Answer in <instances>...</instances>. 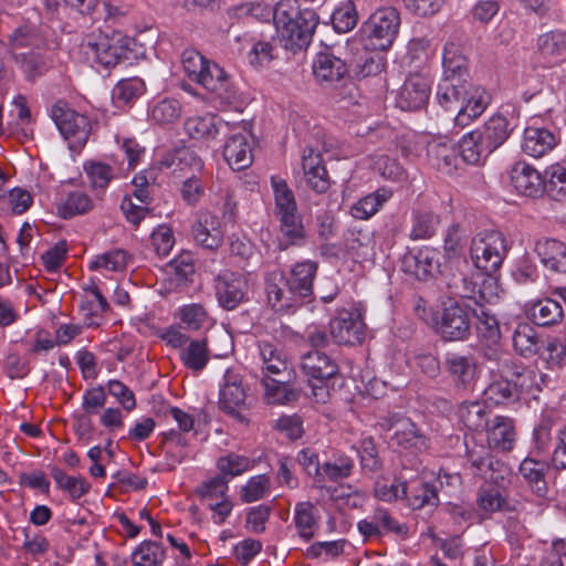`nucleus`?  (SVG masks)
I'll use <instances>...</instances> for the list:
<instances>
[{
  "label": "nucleus",
  "instance_id": "obj_19",
  "mask_svg": "<svg viewBox=\"0 0 566 566\" xmlns=\"http://www.w3.org/2000/svg\"><path fill=\"white\" fill-rule=\"evenodd\" d=\"M192 235L202 248L208 250L219 249L224 238L220 218L209 211H200L192 226Z\"/></svg>",
  "mask_w": 566,
  "mask_h": 566
},
{
  "label": "nucleus",
  "instance_id": "obj_22",
  "mask_svg": "<svg viewBox=\"0 0 566 566\" xmlns=\"http://www.w3.org/2000/svg\"><path fill=\"white\" fill-rule=\"evenodd\" d=\"M559 140V136L552 129L527 126L524 129L522 149L531 157L541 158L551 153Z\"/></svg>",
  "mask_w": 566,
  "mask_h": 566
},
{
  "label": "nucleus",
  "instance_id": "obj_27",
  "mask_svg": "<svg viewBox=\"0 0 566 566\" xmlns=\"http://www.w3.org/2000/svg\"><path fill=\"white\" fill-rule=\"evenodd\" d=\"M392 441L411 452H422L429 448L427 437L409 419H398L392 424Z\"/></svg>",
  "mask_w": 566,
  "mask_h": 566
},
{
  "label": "nucleus",
  "instance_id": "obj_55",
  "mask_svg": "<svg viewBox=\"0 0 566 566\" xmlns=\"http://www.w3.org/2000/svg\"><path fill=\"white\" fill-rule=\"evenodd\" d=\"M229 481L223 475H216L202 481L195 490V494L206 505L211 502L221 501L229 497Z\"/></svg>",
  "mask_w": 566,
  "mask_h": 566
},
{
  "label": "nucleus",
  "instance_id": "obj_3",
  "mask_svg": "<svg viewBox=\"0 0 566 566\" xmlns=\"http://www.w3.org/2000/svg\"><path fill=\"white\" fill-rule=\"evenodd\" d=\"M400 13L392 7L376 10L361 25V39L367 50H389L399 32Z\"/></svg>",
  "mask_w": 566,
  "mask_h": 566
},
{
  "label": "nucleus",
  "instance_id": "obj_57",
  "mask_svg": "<svg viewBox=\"0 0 566 566\" xmlns=\"http://www.w3.org/2000/svg\"><path fill=\"white\" fill-rule=\"evenodd\" d=\"M428 157L438 170L450 174L455 168L457 155L448 143L432 142L428 145Z\"/></svg>",
  "mask_w": 566,
  "mask_h": 566
},
{
  "label": "nucleus",
  "instance_id": "obj_24",
  "mask_svg": "<svg viewBox=\"0 0 566 566\" xmlns=\"http://www.w3.org/2000/svg\"><path fill=\"white\" fill-rule=\"evenodd\" d=\"M302 168L304 180L308 188L316 193H324L329 188V178L322 157L313 148H307L303 153Z\"/></svg>",
  "mask_w": 566,
  "mask_h": 566
},
{
  "label": "nucleus",
  "instance_id": "obj_8",
  "mask_svg": "<svg viewBox=\"0 0 566 566\" xmlns=\"http://www.w3.org/2000/svg\"><path fill=\"white\" fill-rule=\"evenodd\" d=\"M51 116L71 150H78L86 144L90 122L85 115L76 113L64 102L59 101L52 106Z\"/></svg>",
  "mask_w": 566,
  "mask_h": 566
},
{
  "label": "nucleus",
  "instance_id": "obj_1",
  "mask_svg": "<svg viewBox=\"0 0 566 566\" xmlns=\"http://www.w3.org/2000/svg\"><path fill=\"white\" fill-rule=\"evenodd\" d=\"M273 21L279 43L294 53L310 45L318 17L313 9H301L297 0H280L273 11Z\"/></svg>",
  "mask_w": 566,
  "mask_h": 566
},
{
  "label": "nucleus",
  "instance_id": "obj_54",
  "mask_svg": "<svg viewBox=\"0 0 566 566\" xmlns=\"http://www.w3.org/2000/svg\"><path fill=\"white\" fill-rule=\"evenodd\" d=\"M407 482L401 478L380 476L374 484V496L386 503H394L403 500L406 496Z\"/></svg>",
  "mask_w": 566,
  "mask_h": 566
},
{
  "label": "nucleus",
  "instance_id": "obj_10",
  "mask_svg": "<svg viewBox=\"0 0 566 566\" xmlns=\"http://www.w3.org/2000/svg\"><path fill=\"white\" fill-rule=\"evenodd\" d=\"M253 143V136L245 124L230 128L223 146V157L233 170H243L251 166Z\"/></svg>",
  "mask_w": 566,
  "mask_h": 566
},
{
  "label": "nucleus",
  "instance_id": "obj_2",
  "mask_svg": "<svg viewBox=\"0 0 566 566\" xmlns=\"http://www.w3.org/2000/svg\"><path fill=\"white\" fill-rule=\"evenodd\" d=\"M82 51L92 64L114 67L128 60L129 39L112 29L93 31L83 39Z\"/></svg>",
  "mask_w": 566,
  "mask_h": 566
},
{
  "label": "nucleus",
  "instance_id": "obj_32",
  "mask_svg": "<svg viewBox=\"0 0 566 566\" xmlns=\"http://www.w3.org/2000/svg\"><path fill=\"white\" fill-rule=\"evenodd\" d=\"M403 500L411 510H421L427 506L436 507L439 504L437 489L422 479H413L407 482Z\"/></svg>",
  "mask_w": 566,
  "mask_h": 566
},
{
  "label": "nucleus",
  "instance_id": "obj_25",
  "mask_svg": "<svg viewBox=\"0 0 566 566\" xmlns=\"http://www.w3.org/2000/svg\"><path fill=\"white\" fill-rule=\"evenodd\" d=\"M276 220L279 221L277 249L280 251L306 244L307 233L300 212Z\"/></svg>",
  "mask_w": 566,
  "mask_h": 566
},
{
  "label": "nucleus",
  "instance_id": "obj_38",
  "mask_svg": "<svg viewBox=\"0 0 566 566\" xmlns=\"http://www.w3.org/2000/svg\"><path fill=\"white\" fill-rule=\"evenodd\" d=\"M271 186L274 198V217L281 218L298 213L295 196L292 189L287 186L286 181L280 177L271 178Z\"/></svg>",
  "mask_w": 566,
  "mask_h": 566
},
{
  "label": "nucleus",
  "instance_id": "obj_51",
  "mask_svg": "<svg viewBox=\"0 0 566 566\" xmlns=\"http://www.w3.org/2000/svg\"><path fill=\"white\" fill-rule=\"evenodd\" d=\"M530 315L537 325L548 326L563 318V307L555 300L544 298L531 305Z\"/></svg>",
  "mask_w": 566,
  "mask_h": 566
},
{
  "label": "nucleus",
  "instance_id": "obj_39",
  "mask_svg": "<svg viewBox=\"0 0 566 566\" xmlns=\"http://www.w3.org/2000/svg\"><path fill=\"white\" fill-rule=\"evenodd\" d=\"M455 415L458 420L471 431L483 430L488 424V411L484 402L479 400L461 402Z\"/></svg>",
  "mask_w": 566,
  "mask_h": 566
},
{
  "label": "nucleus",
  "instance_id": "obj_30",
  "mask_svg": "<svg viewBox=\"0 0 566 566\" xmlns=\"http://www.w3.org/2000/svg\"><path fill=\"white\" fill-rule=\"evenodd\" d=\"M488 443L492 449L509 451L513 448L515 441V430L510 418L496 416L486 427Z\"/></svg>",
  "mask_w": 566,
  "mask_h": 566
},
{
  "label": "nucleus",
  "instance_id": "obj_18",
  "mask_svg": "<svg viewBox=\"0 0 566 566\" xmlns=\"http://www.w3.org/2000/svg\"><path fill=\"white\" fill-rule=\"evenodd\" d=\"M431 83L421 74H411L400 88L396 104L403 111H417L423 107L430 94Z\"/></svg>",
  "mask_w": 566,
  "mask_h": 566
},
{
  "label": "nucleus",
  "instance_id": "obj_46",
  "mask_svg": "<svg viewBox=\"0 0 566 566\" xmlns=\"http://www.w3.org/2000/svg\"><path fill=\"white\" fill-rule=\"evenodd\" d=\"M439 214L432 211H415L411 217L409 238L413 241L432 238L440 226Z\"/></svg>",
  "mask_w": 566,
  "mask_h": 566
},
{
  "label": "nucleus",
  "instance_id": "obj_52",
  "mask_svg": "<svg viewBox=\"0 0 566 566\" xmlns=\"http://www.w3.org/2000/svg\"><path fill=\"white\" fill-rule=\"evenodd\" d=\"M51 475L57 488L67 493L72 500H78L90 491V483L81 475H69L56 467L52 468Z\"/></svg>",
  "mask_w": 566,
  "mask_h": 566
},
{
  "label": "nucleus",
  "instance_id": "obj_15",
  "mask_svg": "<svg viewBox=\"0 0 566 566\" xmlns=\"http://www.w3.org/2000/svg\"><path fill=\"white\" fill-rule=\"evenodd\" d=\"M331 335L337 344L355 345L363 342L365 324L361 315L354 311H342L329 323Z\"/></svg>",
  "mask_w": 566,
  "mask_h": 566
},
{
  "label": "nucleus",
  "instance_id": "obj_43",
  "mask_svg": "<svg viewBox=\"0 0 566 566\" xmlns=\"http://www.w3.org/2000/svg\"><path fill=\"white\" fill-rule=\"evenodd\" d=\"M442 64L443 78L468 81L467 59L455 43L444 46Z\"/></svg>",
  "mask_w": 566,
  "mask_h": 566
},
{
  "label": "nucleus",
  "instance_id": "obj_60",
  "mask_svg": "<svg viewBox=\"0 0 566 566\" xmlns=\"http://www.w3.org/2000/svg\"><path fill=\"white\" fill-rule=\"evenodd\" d=\"M175 317L178 318L188 331L202 328L209 319L206 307L200 303H190L180 306L175 313Z\"/></svg>",
  "mask_w": 566,
  "mask_h": 566
},
{
  "label": "nucleus",
  "instance_id": "obj_26",
  "mask_svg": "<svg viewBox=\"0 0 566 566\" xmlns=\"http://www.w3.org/2000/svg\"><path fill=\"white\" fill-rule=\"evenodd\" d=\"M438 265V252L428 247L419 249L416 253H408L402 259L403 272L418 280L431 276Z\"/></svg>",
  "mask_w": 566,
  "mask_h": 566
},
{
  "label": "nucleus",
  "instance_id": "obj_62",
  "mask_svg": "<svg viewBox=\"0 0 566 566\" xmlns=\"http://www.w3.org/2000/svg\"><path fill=\"white\" fill-rule=\"evenodd\" d=\"M538 355L549 369L562 368L566 360V342L555 336L539 347Z\"/></svg>",
  "mask_w": 566,
  "mask_h": 566
},
{
  "label": "nucleus",
  "instance_id": "obj_23",
  "mask_svg": "<svg viewBox=\"0 0 566 566\" xmlns=\"http://www.w3.org/2000/svg\"><path fill=\"white\" fill-rule=\"evenodd\" d=\"M378 50H367L363 44L361 49L347 60L348 74L355 78L376 76L385 69L386 60L378 53Z\"/></svg>",
  "mask_w": 566,
  "mask_h": 566
},
{
  "label": "nucleus",
  "instance_id": "obj_42",
  "mask_svg": "<svg viewBox=\"0 0 566 566\" xmlns=\"http://www.w3.org/2000/svg\"><path fill=\"white\" fill-rule=\"evenodd\" d=\"M469 81L442 78L438 84L436 98L447 111H458Z\"/></svg>",
  "mask_w": 566,
  "mask_h": 566
},
{
  "label": "nucleus",
  "instance_id": "obj_40",
  "mask_svg": "<svg viewBox=\"0 0 566 566\" xmlns=\"http://www.w3.org/2000/svg\"><path fill=\"white\" fill-rule=\"evenodd\" d=\"M84 294L80 303V311L88 325H95L96 318L108 310V303L99 289L92 283L83 289Z\"/></svg>",
  "mask_w": 566,
  "mask_h": 566
},
{
  "label": "nucleus",
  "instance_id": "obj_56",
  "mask_svg": "<svg viewBox=\"0 0 566 566\" xmlns=\"http://www.w3.org/2000/svg\"><path fill=\"white\" fill-rule=\"evenodd\" d=\"M181 113L180 102L169 97L155 102L149 109L150 119L158 125L176 123L181 117Z\"/></svg>",
  "mask_w": 566,
  "mask_h": 566
},
{
  "label": "nucleus",
  "instance_id": "obj_41",
  "mask_svg": "<svg viewBox=\"0 0 566 566\" xmlns=\"http://www.w3.org/2000/svg\"><path fill=\"white\" fill-rule=\"evenodd\" d=\"M491 153L493 150L486 148V144L478 130L465 134L459 143V154L463 161L470 165L483 163Z\"/></svg>",
  "mask_w": 566,
  "mask_h": 566
},
{
  "label": "nucleus",
  "instance_id": "obj_31",
  "mask_svg": "<svg viewBox=\"0 0 566 566\" xmlns=\"http://www.w3.org/2000/svg\"><path fill=\"white\" fill-rule=\"evenodd\" d=\"M319 513L314 503L302 501L295 504L293 523L298 536L308 542L312 539L319 525Z\"/></svg>",
  "mask_w": 566,
  "mask_h": 566
},
{
  "label": "nucleus",
  "instance_id": "obj_21",
  "mask_svg": "<svg viewBox=\"0 0 566 566\" xmlns=\"http://www.w3.org/2000/svg\"><path fill=\"white\" fill-rule=\"evenodd\" d=\"M317 270V262L304 260L293 264L290 269L289 276L285 277L286 284H290V287L302 303L308 301L313 294V283Z\"/></svg>",
  "mask_w": 566,
  "mask_h": 566
},
{
  "label": "nucleus",
  "instance_id": "obj_53",
  "mask_svg": "<svg viewBox=\"0 0 566 566\" xmlns=\"http://www.w3.org/2000/svg\"><path fill=\"white\" fill-rule=\"evenodd\" d=\"M91 197L80 190L70 192L57 206V214L63 219H70L78 214L87 213L93 209Z\"/></svg>",
  "mask_w": 566,
  "mask_h": 566
},
{
  "label": "nucleus",
  "instance_id": "obj_4",
  "mask_svg": "<svg viewBox=\"0 0 566 566\" xmlns=\"http://www.w3.org/2000/svg\"><path fill=\"white\" fill-rule=\"evenodd\" d=\"M509 249L506 238L501 231L483 230L472 238L470 256L476 269L492 274L502 265Z\"/></svg>",
  "mask_w": 566,
  "mask_h": 566
},
{
  "label": "nucleus",
  "instance_id": "obj_11",
  "mask_svg": "<svg viewBox=\"0 0 566 566\" xmlns=\"http://www.w3.org/2000/svg\"><path fill=\"white\" fill-rule=\"evenodd\" d=\"M516 376L514 384L507 379H497L491 382L484 390V401L491 405H505L518 399V392L530 390L535 373L532 369L517 368L513 373Z\"/></svg>",
  "mask_w": 566,
  "mask_h": 566
},
{
  "label": "nucleus",
  "instance_id": "obj_9",
  "mask_svg": "<svg viewBox=\"0 0 566 566\" xmlns=\"http://www.w3.org/2000/svg\"><path fill=\"white\" fill-rule=\"evenodd\" d=\"M250 388L242 375L234 369H227L219 392V407L226 413L243 421L242 410L247 409Z\"/></svg>",
  "mask_w": 566,
  "mask_h": 566
},
{
  "label": "nucleus",
  "instance_id": "obj_61",
  "mask_svg": "<svg viewBox=\"0 0 566 566\" xmlns=\"http://www.w3.org/2000/svg\"><path fill=\"white\" fill-rule=\"evenodd\" d=\"M84 171L93 190L104 192L114 179V169L108 164L88 160L84 164Z\"/></svg>",
  "mask_w": 566,
  "mask_h": 566
},
{
  "label": "nucleus",
  "instance_id": "obj_17",
  "mask_svg": "<svg viewBox=\"0 0 566 566\" xmlns=\"http://www.w3.org/2000/svg\"><path fill=\"white\" fill-rule=\"evenodd\" d=\"M265 291L269 304L275 312H286L303 304L290 284H286L285 276L281 271L268 273Z\"/></svg>",
  "mask_w": 566,
  "mask_h": 566
},
{
  "label": "nucleus",
  "instance_id": "obj_44",
  "mask_svg": "<svg viewBox=\"0 0 566 566\" xmlns=\"http://www.w3.org/2000/svg\"><path fill=\"white\" fill-rule=\"evenodd\" d=\"M514 350L525 357H532L539 352V337L536 329L528 323H520L512 336Z\"/></svg>",
  "mask_w": 566,
  "mask_h": 566
},
{
  "label": "nucleus",
  "instance_id": "obj_6",
  "mask_svg": "<svg viewBox=\"0 0 566 566\" xmlns=\"http://www.w3.org/2000/svg\"><path fill=\"white\" fill-rule=\"evenodd\" d=\"M301 368L308 378L312 396L325 402L329 395L327 380L337 374V365L325 353L315 350L302 356Z\"/></svg>",
  "mask_w": 566,
  "mask_h": 566
},
{
  "label": "nucleus",
  "instance_id": "obj_20",
  "mask_svg": "<svg viewBox=\"0 0 566 566\" xmlns=\"http://www.w3.org/2000/svg\"><path fill=\"white\" fill-rule=\"evenodd\" d=\"M511 186L522 196L536 198L544 191L541 174L525 161L515 163L510 171Z\"/></svg>",
  "mask_w": 566,
  "mask_h": 566
},
{
  "label": "nucleus",
  "instance_id": "obj_33",
  "mask_svg": "<svg viewBox=\"0 0 566 566\" xmlns=\"http://www.w3.org/2000/svg\"><path fill=\"white\" fill-rule=\"evenodd\" d=\"M537 50L547 66L566 60V33L559 31L542 34L537 40Z\"/></svg>",
  "mask_w": 566,
  "mask_h": 566
},
{
  "label": "nucleus",
  "instance_id": "obj_29",
  "mask_svg": "<svg viewBox=\"0 0 566 566\" xmlns=\"http://www.w3.org/2000/svg\"><path fill=\"white\" fill-rule=\"evenodd\" d=\"M313 74L321 82H337L348 74L347 61L329 52H321L313 62Z\"/></svg>",
  "mask_w": 566,
  "mask_h": 566
},
{
  "label": "nucleus",
  "instance_id": "obj_59",
  "mask_svg": "<svg viewBox=\"0 0 566 566\" xmlns=\"http://www.w3.org/2000/svg\"><path fill=\"white\" fill-rule=\"evenodd\" d=\"M129 259V254L125 250L114 249L105 253L95 255L91 260L88 268L90 270L93 271L105 270L119 272L126 269Z\"/></svg>",
  "mask_w": 566,
  "mask_h": 566
},
{
  "label": "nucleus",
  "instance_id": "obj_45",
  "mask_svg": "<svg viewBox=\"0 0 566 566\" xmlns=\"http://www.w3.org/2000/svg\"><path fill=\"white\" fill-rule=\"evenodd\" d=\"M354 470V461L352 458L340 454L322 464L321 476L316 486L323 488L326 481L337 482L347 479Z\"/></svg>",
  "mask_w": 566,
  "mask_h": 566
},
{
  "label": "nucleus",
  "instance_id": "obj_28",
  "mask_svg": "<svg viewBox=\"0 0 566 566\" xmlns=\"http://www.w3.org/2000/svg\"><path fill=\"white\" fill-rule=\"evenodd\" d=\"M535 251L549 271L566 274V244L556 239L538 240Z\"/></svg>",
  "mask_w": 566,
  "mask_h": 566
},
{
  "label": "nucleus",
  "instance_id": "obj_5",
  "mask_svg": "<svg viewBox=\"0 0 566 566\" xmlns=\"http://www.w3.org/2000/svg\"><path fill=\"white\" fill-rule=\"evenodd\" d=\"M436 331L446 342L465 340L471 334V308L463 301L449 300L443 304Z\"/></svg>",
  "mask_w": 566,
  "mask_h": 566
},
{
  "label": "nucleus",
  "instance_id": "obj_34",
  "mask_svg": "<svg viewBox=\"0 0 566 566\" xmlns=\"http://www.w3.org/2000/svg\"><path fill=\"white\" fill-rule=\"evenodd\" d=\"M226 126L228 124L212 113L192 116L185 122V130L193 139H214Z\"/></svg>",
  "mask_w": 566,
  "mask_h": 566
},
{
  "label": "nucleus",
  "instance_id": "obj_37",
  "mask_svg": "<svg viewBox=\"0 0 566 566\" xmlns=\"http://www.w3.org/2000/svg\"><path fill=\"white\" fill-rule=\"evenodd\" d=\"M476 130L481 134L486 148L493 151L504 144L511 134L510 122L502 114H494Z\"/></svg>",
  "mask_w": 566,
  "mask_h": 566
},
{
  "label": "nucleus",
  "instance_id": "obj_49",
  "mask_svg": "<svg viewBox=\"0 0 566 566\" xmlns=\"http://www.w3.org/2000/svg\"><path fill=\"white\" fill-rule=\"evenodd\" d=\"M392 191L387 188L378 189L361 198L352 207V214L356 219L367 220L379 211L381 206L391 198Z\"/></svg>",
  "mask_w": 566,
  "mask_h": 566
},
{
  "label": "nucleus",
  "instance_id": "obj_36",
  "mask_svg": "<svg viewBox=\"0 0 566 566\" xmlns=\"http://www.w3.org/2000/svg\"><path fill=\"white\" fill-rule=\"evenodd\" d=\"M258 349L264 376L280 375L287 369V356L280 346L269 340H259Z\"/></svg>",
  "mask_w": 566,
  "mask_h": 566
},
{
  "label": "nucleus",
  "instance_id": "obj_12",
  "mask_svg": "<svg viewBox=\"0 0 566 566\" xmlns=\"http://www.w3.org/2000/svg\"><path fill=\"white\" fill-rule=\"evenodd\" d=\"M357 530L364 538H381L389 534L406 538L409 533L408 525L399 522L382 506H376L370 517L360 520Z\"/></svg>",
  "mask_w": 566,
  "mask_h": 566
},
{
  "label": "nucleus",
  "instance_id": "obj_7",
  "mask_svg": "<svg viewBox=\"0 0 566 566\" xmlns=\"http://www.w3.org/2000/svg\"><path fill=\"white\" fill-rule=\"evenodd\" d=\"M250 290V273L223 270L214 277L216 297L223 310L233 311L247 302Z\"/></svg>",
  "mask_w": 566,
  "mask_h": 566
},
{
  "label": "nucleus",
  "instance_id": "obj_47",
  "mask_svg": "<svg viewBox=\"0 0 566 566\" xmlns=\"http://www.w3.org/2000/svg\"><path fill=\"white\" fill-rule=\"evenodd\" d=\"M210 352L206 338L192 339L180 352L184 366L192 371H201L209 361Z\"/></svg>",
  "mask_w": 566,
  "mask_h": 566
},
{
  "label": "nucleus",
  "instance_id": "obj_48",
  "mask_svg": "<svg viewBox=\"0 0 566 566\" xmlns=\"http://www.w3.org/2000/svg\"><path fill=\"white\" fill-rule=\"evenodd\" d=\"M196 83L202 85L206 90L219 97H226L229 86L224 70L217 63L210 61L206 64L203 72H201Z\"/></svg>",
  "mask_w": 566,
  "mask_h": 566
},
{
  "label": "nucleus",
  "instance_id": "obj_13",
  "mask_svg": "<svg viewBox=\"0 0 566 566\" xmlns=\"http://www.w3.org/2000/svg\"><path fill=\"white\" fill-rule=\"evenodd\" d=\"M491 447L478 442L474 437L465 440V457L472 473L485 481L499 482L503 463L491 453Z\"/></svg>",
  "mask_w": 566,
  "mask_h": 566
},
{
  "label": "nucleus",
  "instance_id": "obj_58",
  "mask_svg": "<svg viewBox=\"0 0 566 566\" xmlns=\"http://www.w3.org/2000/svg\"><path fill=\"white\" fill-rule=\"evenodd\" d=\"M544 190L555 201H566V161L552 165L547 170Z\"/></svg>",
  "mask_w": 566,
  "mask_h": 566
},
{
  "label": "nucleus",
  "instance_id": "obj_35",
  "mask_svg": "<svg viewBox=\"0 0 566 566\" xmlns=\"http://www.w3.org/2000/svg\"><path fill=\"white\" fill-rule=\"evenodd\" d=\"M547 469V462L536 460L532 457H526L518 467V472L523 480L538 496H545L547 492V483L545 480Z\"/></svg>",
  "mask_w": 566,
  "mask_h": 566
},
{
  "label": "nucleus",
  "instance_id": "obj_64",
  "mask_svg": "<svg viewBox=\"0 0 566 566\" xmlns=\"http://www.w3.org/2000/svg\"><path fill=\"white\" fill-rule=\"evenodd\" d=\"M261 384L264 388V400L270 405H284L295 398L294 392L284 381L265 375Z\"/></svg>",
  "mask_w": 566,
  "mask_h": 566
},
{
  "label": "nucleus",
  "instance_id": "obj_16",
  "mask_svg": "<svg viewBox=\"0 0 566 566\" xmlns=\"http://www.w3.org/2000/svg\"><path fill=\"white\" fill-rule=\"evenodd\" d=\"M444 367L457 390L473 389L478 367L472 355L448 353L444 357Z\"/></svg>",
  "mask_w": 566,
  "mask_h": 566
},
{
  "label": "nucleus",
  "instance_id": "obj_63",
  "mask_svg": "<svg viewBox=\"0 0 566 566\" xmlns=\"http://www.w3.org/2000/svg\"><path fill=\"white\" fill-rule=\"evenodd\" d=\"M145 92V83L138 77L119 81L113 88V99L116 104L127 105L140 97Z\"/></svg>",
  "mask_w": 566,
  "mask_h": 566
},
{
  "label": "nucleus",
  "instance_id": "obj_14",
  "mask_svg": "<svg viewBox=\"0 0 566 566\" xmlns=\"http://www.w3.org/2000/svg\"><path fill=\"white\" fill-rule=\"evenodd\" d=\"M491 99V94L484 87L469 82L454 116L455 126L460 128L469 126L485 112Z\"/></svg>",
  "mask_w": 566,
  "mask_h": 566
},
{
  "label": "nucleus",
  "instance_id": "obj_50",
  "mask_svg": "<svg viewBox=\"0 0 566 566\" xmlns=\"http://www.w3.org/2000/svg\"><path fill=\"white\" fill-rule=\"evenodd\" d=\"M130 558L134 566H163L166 552L161 544L144 541L134 549Z\"/></svg>",
  "mask_w": 566,
  "mask_h": 566
}]
</instances>
